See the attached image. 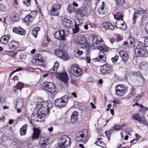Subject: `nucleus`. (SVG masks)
Segmentation results:
<instances>
[{
	"label": "nucleus",
	"mask_w": 148,
	"mask_h": 148,
	"mask_svg": "<svg viewBox=\"0 0 148 148\" xmlns=\"http://www.w3.org/2000/svg\"><path fill=\"white\" fill-rule=\"evenodd\" d=\"M54 85L53 83L49 82H44L42 84L43 88L46 90L47 88H49L51 87V88H53Z\"/></svg>",
	"instance_id": "nucleus-26"
},
{
	"label": "nucleus",
	"mask_w": 148,
	"mask_h": 148,
	"mask_svg": "<svg viewBox=\"0 0 148 148\" xmlns=\"http://www.w3.org/2000/svg\"><path fill=\"white\" fill-rule=\"evenodd\" d=\"M56 87L54 85L53 88H51V87L49 88H47V91L51 93H55L56 92Z\"/></svg>",
	"instance_id": "nucleus-40"
},
{
	"label": "nucleus",
	"mask_w": 148,
	"mask_h": 148,
	"mask_svg": "<svg viewBox=\"0 0 148 148\" xmlns=\"http://www.w3.org/2000/svg\"><path fill=\"white\" fill-rule=\"evenodd\" d=\"M86 9L85 8H82L78 9L77 14L81 17H83L86 15Z\"/></svg>",
	"instance_id": "nucleus-25"
},
{
	"label": "nucleus",
	"mask_w": 148,
	"mask_h": 148,
	"mask_svg": "<svg viewBox=\"0 0 148 148\" xmlns=\"http://www.w3.org/2000/svg\"><path fill=\"white\" fill-rule=\"evenodd\" d=\"M114 102H115V103L116 104H120L121 103V101H120L116 99H114Z\"/></svg>",
	"instance_id": "nucleus-63"
},
{
	"label": "nucleus",
	"mask_w": 148,
	"mask_h": 148,
	"mask_svg": "<svg viewBox=\"0 0 148 148\" xmlns=\"http://www.w3.org/2000/svg\"><path fill=\"white\" fill-rule=\"evenodd\" d=\"M58 78L59 80L64 82L67 85L69 79L68 74L65 72L61 73L58 74Z\"/></svg>",
	"instance_id": "nucleus-14"
},
{
	"label": "nucleus",
	"mask_w": 148,
	"mask_h": 148,
	"mask_svg": "<svg viewBox=\"0 0 148 148\" xmlns=\"http://www.w3.org/2000/svg\"><path fill=\"white\" fill-rule=\"evenodd\" d=\"M125 125H123L121 126L115 125L114 126L111 127V130H115L117 131H119L122 129V127L124 126Z\"/></svg>",
	"instance_id": "nucleus-35"
},
{
	"label": "nucleus",
	"mask_w": 148,
	"mask_h": 148,
	"mask_svg": "<svg viewBox=\"0 0 148 148\" xmlns=\"http://www.w3.org/2000/svg\"><path fill=\"white\" fill-rule=\"evenodd\" d=\"M87 44V48L92 46L95 49L100 50L99 55V56L95 58L92 59V60L94 62H98L101 63H104L106 60V58L105 53L104 52L107 50V47L106 46L101 45V43H102L103 41L102 39L100 40H98L97 36H89L88 40H86Z\"/></svg>",
	"instance_id": "nucleus-1"
},
{
	"label": "nucleus",
	"mask_w": 148,
	"mask_h": 148,
	"mask_svg": "<svg viewBox=\"0 0 148 148\" xmlns=\"http://www.w3.org/2000/svg\"><path fill=\"white\" fill-rule=\"evenodd\" d=\"M101 138H97L96 139V141L95 143V144L103 148H106V145L104 143L101 141Z\"/></svg>",
	"instance_id": "nucleus-29"
},
{
	"label": "nucleus",
	"mask_w": 148,
	"mask_h": 148,
	"mask_svg": "<svg viewBox=\"0 0 148 148\" xmlns=\"http://www.w3.org/2000/svg\"><path fill=\"white\" fill-rule=\"evenodd\" d=\"M140 99L138 97H136L133 100V101L134 102H137L138 101H139Z\"/></svg>",
	"instance_id": "nucleus-62"
},
{
	"label": "nucleus",
	"mask_w": 148,
	"mask_h": 148,
	"mask_svg": "<svg viewBox=\"0 0 148 148\" xmlns=\"http://www.w3.org/2000/svg\"><path fill=\"white\" fill-rule=\"evenodd\" d=\"M88 131L87 130L84 129L81 131L77 133L76 135V139L81 140L82 143L85 142L87 140Z\"/></svg>",
	"instance_id": "nucleus-6"
},
{
	"label": "nucleus",
	"mask_w": 148,
	"mask_h": 148,
	"mask_svg": "<svg viewBox=\"0 0 148 148\" xmlns=\"http://www.w3.org/2000/svg\"><path fill=\"white\" fill-rule=\"evenodd\" d=\"M85 49L86 50H87V49H80V47H79V48H78L77 50V51H76V53L78 54L79 56L81 55L83 53V51L81 50L82 49Z\"/></svg>",
	"instance_id": "nucleus-48"
},
{
	"label": "nucleus",
	"mask_w": 148,
	"mask_h": 148,
	"mask_svg": "<svg viewBox=\"0 0 148 148\" xmlns=\"http://www.w3.org/2000/svg\"><path fill=\"white\" fill-rule=\"evenodd\" d=\"M27 126V125L25 124L20 129V132L21 136H24L26 134Z\"/></svg>",
	"instance_id": "nucleus-30"
},
{
	"label": "nucleus",
	"mask_w": 148,
	"mask_h": 148,
	"mask_svg": "<svg viewBox=\"0 0 148 148\" xmlns=\"http://www.w3.org/2000/svg\"><path fill=\"white\" fill-rule=\"evenodd\" d=\"M140 11L138 10L137 12H135L133 15L132 21L134 24L135 23V21L136 19L139 17L140 14Z\"/></svg>",
	"instance_id": "nucleus-38"
},
{
	"label": "nucleus",
	"mask_w": 148,
	"mask_h": 148,
	"mask_svg": "<svg viewBox=\"0 0 148 148\" xmlns=\"http://www.w3.org/2000/svg\"><path fill=\"white\" fill-rule=\"evenodd\" d=\"M69 73L76 77L80 76L82 74V71L80 69L78 68L77 64H73L70 67L69 70Z\"/></svg>",
	"instance_id": "nucleus-7"
},
{
	"label": "nucleus",
	"mask_w": 148,
	"mask_h": 148,
	"mask_svg": "<svg viewBox=\"0 0 148 148\" xmlns=\"http://www.w3.org/2000/svg\"><path fill=\"white\" fill-rule=\"evenodd\" d=\"M102 25L103 27L106 29L112 31L114 29V26L111 23L108 21L103 22Z\"/></svg>",
	"instance_id": "nucleus-17"
},
{
	"label": "nucleus",
	"mask_w": 148,
	"mask_h": 148,
	"mask_svg": "<svg viewBox=\"0 0 148 148\" xmlns=\"http://www.w3.org/2000/svg\"><path fill=\"white\" fill-rule=\"evenodd\" d=\"M77 114L78 112L77 111H74L72 114L71 116V121L73 123H75L77 121Z\"/></svg>",
	"instance_id": "nucleus-31"
},
{
	"label": "nucleus",
	"mask_w": 148,
	"mask_h": 148,
	"mask_svg": "<svg viewBox=\"0 0 148 148\" xmlns=\"http://www.w3.org/2000/svg\"><path fill=\"white\" fill-rule=\"evenodd\" d=\"M10 39V36L9 34H7L3 36L0 39V42L4 45L7 44Z\"/></svg>",
	"instance_id": "nucleus-20"
},
{
	"label": "nucleus",
	"mask_w": 148,
	"mask_h": 148,
	"mask_svg": "<svg viewBox=\"0 0 148 148\" xmlns=\"http://www.w3.org/2000/svg\"><path fill=\"white\" fill-rule=\"evenodd\" d=\"M60 58L64 60H66L69 59V56L65 52H64L62 56H61Z\"/></svg>",
	"instance_id": "nucleus-44"
},
{
	"label": "nucleus",
	"mask_w": 148,
	"mask_h": 148,
	"mask_svg": "<svg viewBox=\"0 0 148 148\" xmlns=\"http://www.w3.org/2000/svg\"><path fill=\"white\" fill-rule=\"evenodd\" d=\"M105 134L106 136L108 137V138L109 140H110L109 138L111 136V132L110 130H107L105 132Z\"/></svg>",
	"instance_id": "nucleus-52"
},
{
	"label": "nucleus",
	"mask_w": 148,
	"mask_h": 148,
	"mask_svg": "<svg viewBox=\"0 0 148 148\" xmlns=\"http://www.w3.org/2000/svg\"><path fill=\"white\" fill-rule=\"evenodd\" d=\"M16 53L15 52V51H10L9 52V56L13 57H14L16 56Z\"/></svg>",
	"instance_id": "nucleus-54"
},
{
	"label": "nucleus",
	"mask_w": 148,
	"mask_h": 148,
	"mask_svg": "<svg viewBox=\"0 0 148 148\" xmlns=\"http://www.w3.org/2000/svg\"><path fill=\"white\" fill-rule=\"evenodd\" d=\"M40 30V28L39 27H35L33 30L32 34L35 38H36L37 37L38 32Z\"/></svg>",
	"instance_id": "nucleus-37"
},
{
	"label": "nucleus",
	"mask_w": 148,
	"mask_h": 148,
	"mask_svg": "<svg viewBox=\"0 0 148 148\" xmlns=\"http://www.w3.org/2000/svg\"><path fill=\"white\" fill-rule=\"evenodd\" d=\"M140 111L142 112H144L145 110H148V108L143 106L139 108Z\"/></svg>",
	"instance_id": "nucleus-53"
},
{
	"label": "nucleus",
	"mask_w": 148,
	"mask_h": 148,
	"mask_svg": "<svg viewBox=\"0 0 148 148\" xmlns=\"http://www.w3.org/2000/svg\"><path fill=\"white\" fill-rule=\"evenodd\" d=\"M79 25H78L75 24V27L73 29V32L75 33H77L79 31Z\"/></svg>",
	"instance_id": "nucleus-51"
},
{
	"label": "nucleus",
	"mask_w": 148,
	"mask_h": 148,
	"mask_svg": "<svg viewBox=\"0 0 148 148\" xmlns=\"http://www.w3.org/2000/svg\"><path fill=\"white\" fill-rule=\"evenodd\" d=\"M71 140L69 137L66 136H60L58 140L59 147L62 148L69 147L71 145Z\"/></svg>",
	"instance_id": "nucleus-4"
},
{
	"label": "nucleus",
	"mask_w": 148,
	"mask_h": 148,
	"mask_svg": "<svg viewBox=\"0 0 148 148\" xmlns=\"http://www.w3.org/2000/svg\"><path fill=\"white\" fill-rule=\"evenodd\" d=\"M43 60L40 54H36L34 57L33 62L38 65H41L43 62Z\"/></svg>",
	"instance_id": "nucleus-15"
},
{
	"label": "nucleus",
	"mask_w": 148,
	"mask_h": 148,
	"mask_svg": "<svg viewBox=\"0 0 148 148\" xmlns=\"http://www.w3.org/2000/svg\"><path fill=\"white\" fill-rule=\"evenodd\" d=\"M40 134V130L36 127L34 128L33 130V134L31 136L32 139L33 140L38 139Z\"/></svg>",
	"instance_id": "nucleus-16"
},
{
	"label": "nucleus",
	"mask_w": 148,
	"mask_h": 148,
	"mask_svg": "<svg viewBox=\"0 0 148 148\" xmlns=\"http://www.w3.org/2000/svg\"><path fill=\"white\" fill-rule=\"evenodd\" d=\"M135 45V52L136 56H148V52L145 47V44L140 41H138L136 42Z\"/></svg>",
	"instance_id": "nucleus-2"
},
{
	"label": "nucleus",
	"mask_w": 148,
	"mask_h": 148,
	"mask_svg": "<svg viewBox=\"0 0 148 148\" xmlns=\"http://www.w3.org/2000/svg\"><path fill=\"white\" fill-rule=\"evenodd\" d=\"M23 3L25 5L29 6L31 4V0H23Z\"/></svg>",
	"instance_id": "nucleus-50"
},
{
	"label": "nucleus",
	"mask_w": 148,
	"mask_h": 148,
	"mask_svg": "<svg viewBox=\"0 0 148 148\" xmlns=\"http://www.w3.org/2000/svg\"><path fill=\"white\" fill-rule=\"evenodd\" d=\"M59 63L57 62H56L54 64L53 67L49 70V72L51 73H56L59 67Z\"/></svg>",
	"instance_id": "nucleus-32"
},
{
	"label": "nucleus",
	"mask_w": 148,
	"mask_h": 148,
	"mask_svg": "<svg viewBox=\"0 0 148 148\" xmlns=\"http://www.w3.org/2000/svg\"><path fill=\"white\" fill-rule=\"evenodd\" d=\"M10 16L11 20L13 22H16L19 19V14L16 12H12Z\"/></svg>",
	"instance_id": "nucleus-23"
},
{
	"label": "nucleus",
	"mask_w": 148,
	"mask_h": 148,
	"mask_svg": "<svg viewBox=\"0 0 148 148\" xmlns=\"http://www.w3.org/2000/svg\"><path fill=\"white\" fill-rule=\"evenodd\" d=\"M63 24L65 27L68 28H72L73 25L72 21L67 18H65L64 19Z\"/></svg>",
	"instance_id": "nucleus-21"
},
{
	"label": "nucleus",
	"mask_w": 148,
	"mask_h": 148,
	"mask_svg": "<svg viewBox=\"0 0 148 148\" xmlns=\"http://www.w3.org/2000/svg\"><path fill=\"white\" fill-rule=\"evenodd\" d=\"M145 45H147V46H148V36L146 37L145 39Z\"/></svg>",
	"instance_id": "nucleus-59"
},
{
	"label": "nucleus",
	"mask_w": 148,
	"mask_h": 148,
	"mask_svg": "<svg viewBox=\"0 0 148 148\" xmlns=\"http://www.w3.org/2000/svg\"><path fill=\"white\" fill-rule=\"evenodd\" d=\"M67 30L61 29L56 31L54 34L55 38L60 40H66L65 37L68 34Z\"/></svg>",
	"instance_id": "nucleus-8"
},
{
	"label": "nucleus",
	"mask_w": 148,
	"mask_h": 148,
	"mask_svg": "<svg viewBox=\"0 0 148 148\" xmlns=\"http://www.w3.org/2000/svg\"><path fill=\"white\" fill-rule=\"evenodd\" d=\"M23 68L21 67H19L17 69L15 70L16 72L23 70Z\"/></svg>",
	"instance_id": "nucleus-60"
},
{
	"label": "nucleus",
	"mask_w": 148,
	"mask_h": 148,
	"mask_svg": "<svg viewBox=\"0 0 148 148\" xmlns=\"http://www.w3.org/2000/svg\"><path fill=\"white\" fill-rule=\"evenodd\" d=\"M140 69L143 70L147 69L148 67V64L147 62L143 61L140 62L139 64Z\"/></svg>",
	"instance_id": "nucleus-33"
},
{
	"label": "nucleus",
	"mask_w": 148,
	"mask_h": 148,
	"mask_svg": "<svg viewBox=\"0 0 148 148\" xmlns=\"http://www.w3.org/2000/svg\"><path fill=\"white\" fill-rule=\"evenodd\" d=\"M71 82L72 84H74L76 86H77L78 85V83L75 80H72Z\"/></svg>",
	"instance_id": "nucleus-57"
},
{
	"label": "nucleus",
	"mask_w": 148,
	"mask_h": 148,
	"mask_svg": "<svg viewBox=\"0 0 148 148\" xmlns=\"http://www.w3.org/2000/svg\"><path fill=\"white\" fill-rule=\"evenodd\" d=\"M113 71L112 65L109 64H104L100 68V71L103 74H107L111 73Z\"/></svg>",
	"instance_id": "nucleus-11"
},
{
	"label": "nucleus",
	"mask_w": 148,
	"mask_h": 148,
	"mask_svg": "<svg viewBox=\"0 0 148 148\" xmlns=\"http://www.w3.org/2000/svg\"><path fill=\"white\" fill-rule=\"evenodd\" d=\"M34 20L29 15H27L24 18V22L27 24L29 23H32Z\"/></svg>",
	"instance_id": "nucleus-39"
},
{
	"label": "nucleus",
	"mask_w": 148,
	"mask_h": 148,
	"mask_svg": "<svg viewBox=\"0 0 148 148\" xmlns=\"http://www.w3.org/2000/svg\"><path fill=\"white\" fill-rule=\"evenodd\" d=\"M132 117L133 120L137 121L139 123L141 124L144 125L147 121L144 116H140L139 113L133 114Z\"/></svg>",
	"instance_id": "nucleus-13"
},
{
	"label": "nucleus",
	"mask_w": 148,
	"mask_h": 148,
	"mask_svg": "<svg viewBox=\"0 0 148 148\" xmlns=\"http://www.w3.org/2000/svg\"><path fill=\"white\" fill-rule=\"evenodd\" d=\"M14 32L22 35H24L25 34V30L21 27H14L13 28Z\"/></svg>",
	"instance_id": "nucleus-22"
},
{
	"label": "nucleus",
	"mask_w": 148,
	"mask_h": 148,
	"mask_svg": "<svg viewBox=\"0 0 148 148\" xmlns=\"http://www.w3.org/2000/svg\"><path fill=\"white\" fill-rule=\"evenodd\" d=\"M114 17L115 19H116L118 20H123V15L122 13L121 12H118L115 14L114 15Z\"/></svg>",
	"instance_id": "nucleus-34"
},
{
	"label": "nucleus",
	"mask_w": 148,
	"mask_h": 148,
	"mask_svg": "<svg viewBox=\"0 0 148 148\" xmlns=\"http://www.w3.org/2000/svg\"><path fill=\"white\" fill-rule=\"evenodd\" d=\"M71 6H71L70 5H69L68 6L67 8V10H68L69 12L70 13H71L72 12Z\"/></svg>",
	"instance_id": "nucleus-58"
},
{
	"label": "nucleus",
	"mask_w": 148,
	"mask_h": 148,
	"mask_svg": "<svg viewBox=\"0 0 148 148\" xmlns=\"http://www.w3.org/2000/svg\"><path fill=\"white\" fill-rule=\"evenodd\" d=\"M116 3L118 6H122L125 3L124 0H116Z\"/></svg>",
	"instance_id": "nucleus-46"
},
{
	"label": "nucleus",
	"mask_w": 148,
	"mask_h": 148,
	"mask_svg": "<svg viewBox=\"0 0 148 148\" xmlns=\"http://www.w3.org/2000/svg\"><path fill=\"white\" fill-rule=\"evenodd\" d=\"M120 57L122 58V60L124 62H127L129 58L128 54L125 51L122 50L119 52Z\"/></svg>",
	"instance_id": "nucleus-18"
},
{
	"label": "nucleus",
	"mask_w": 148,
	"mask_h": 148,
	"mask_svg": "<svg viewBox=\"0 0 148 148\" xmlns=\"http://www.w3.org/2000/svg\"><path fill=\"white\" fill-rule=\"evenodd\" d=\"M69 97L67 96H64L61 98L56 99L55 102V105L58 107H63L66 104Z\"/></svg>",
	"instance_id": "nucleus-9"
},
{
	"label": "nucleus",
	"mask_w": 148,
	"mask_h": 148,
	"mask_svg": "<svg viewBox=\"0 0 148 148\" xmlns=\"http://www.w3.org/2000/svg\"><path fill=\"white\" fill-rule=\"evenodd\" d=\"M119 58V56L117 55H115L114 57L112 58L111 60L112 61V63L113 64H116V63Z\"/></svg>",
	"instance_id": "nucleus-47"
},
{
	"label": "nucleus",
	"mask_w": 148,
	"mask_h": 148,
	"mask_svg": "<svg viewBox=\"0 0 148 148\" xmlns=\"http://www.w3.org/2000/svg\"><path fill=\"white\" fill-rule=\"evenodd\" d=\"M36 105L37 107L39 110L42 114H44L46 112H47L48 113L49 112L51 108V106H50L51 105V104H49L47 101H43L40 98L38 99Z\"/></svg>",
	"instance_id": "nucleus-3"
},
{
	"label": "nucleus",
	"mask_w": 148,
	"mask_h": 148,
	"mask_svg": "<svg viewBox=\"0 0 148 148\" xmlns=\"http://www.w3.org/2000/svg\"><path fill=\"white\" fill-rule=\"evenodd\" d=\"M37 14V12L36 11H34L32 12L29 15L34 20L36 15Z\"/></svg>",
	"instance_id": "nucleus-41"
},
{
	"label": "nucleus",
	"mask_w": 148,
	"mask_h": 148,
	"mask_svg": "<svg viewBox=\"0 0 148 148\" xmlns=\"http://www.w3.org/2000/svg\"><path fill=\"white\" fill-rule=\"evenodd\" d=\"M17 43L14 41H12L8 45L9 49L10 50H15L16 49Z\"/></svg>",
	"instance_id": "nucleus-27"
},
{
	"label": "nucleus",
	"mask_w": 148,
	"mask_h": 148,
	"mask_svg": "<svg viewBox=\"0 0 148 148\" xmlns=\"http://www.w3.org/2000/svg\"><path fill=\"white\" fill-rule=\"evenodd\" d=\"M61 5L60 3L54 4L51 7L50 11V14L51 16H57L60 13Z\"/></svg>",
	"instance_id": "nucleus-10"
},
{
	"label": "nucleus",
	"mask_w": 148,
	"mask_h": 148,
	"mask_svg": "<svg viewBox=\"0 0 148 148\" xmlns=\"http://www.w3.org/2000/svg\"><path fill=\"white\" fill-rule=\"evenodd\" d=\"M135 94V92L134 89L133 88L132 89V90L131 91V92L130 93V97H134Z\"/></svg>",
	"instance_id": "nucleus-55"
},
{
	"label": "nucleus",
	"mask_w": 148,
	"mask_h": 148,
	"mask_svg": "<svg viewBox=\"0 0 148 148\" xmlns=\"http://www.w3.org/2000/svg\"><path fill=\"white\" fill-rule=\"evenodd\" d=\"M49 141V138L45 137H42L39 140L40 146L42 148L45 147L48 144Z\"/></svg>",
	"instance_id": "nucleus-19"
},
{
	"label": "nucleus",
	"mask_w": 148,
	"mask_h": 148,
	"mask_svg": "<svg viewBox=\"0 0 148 148\" xmlns=\"http://www.w3.org/2000/svg\"><path fill=\"white\" fill-rule=\"evenodd\" d=\"M127 43L128 44L131 45V47L132 46V45H133L134 43V40L133 38L132 37H130L127 38Z\"/></svg>",
	"instance_id": "nucleus-43"
},
{
	"label": "nucleus",
	"mask_w": 148,
	"mask_h": 148,
	"mask_svg": "<svg viewBox=\"0 0 148 148\" xmlns=\"http://www.w3.org/2000/svg\"><path fill=\"white\" fill-rule=\"evenodd\" d=\"M14 104L15 106V108H16L17 107V106L18 105V101L17 100L15 99L14 102Z\"/></svg>",
	"instance_id": "nucleus-61"
},
{
	"label": "nucleus",
	"mask_w": 148,
	"mask_h": 148,
	"mask_svg": "<svg viewBox=\"0 0 148 148\" xmlns=\"http://www.w3.org/2000/svg\"><path fill=\"white\" fill-rule=\"evenodd\" d=\"M26 85L24 84L23 83L21 82H19L15 86V89L14 90V92L17 93V90H20L21 91V88L23 87H26Z\"/></svg>",
	"instance_id": "nucleus-28"
},
{
	"label": "nucleus",
	"mask_w": 148,
	"mask_h": 148,
	"mask_svg": "<svg viewBox=\"0 0 148 148\" xmlns=\"http://www.w3.org/2000/svg\"><path fill=\"white\" fill-rule=\"evenodd\" d=\"M122 84L117 85L115 88L116 93L119 96L124 95L127 92V88L123 86Z\"/></svg>",
	"instance_id": "nucleus-12"
},
{
	"label": "nucleus",
	"mask_w": 148,
	"mask_h": 148,
	"mask_svg": "<svg viewBox=\"0 0 148 148\" xmlns=\"http://www.w3.org/2000/svg\"><path fill=\"white\" fill-rule=\"evenodd\" d=\"M64 51H62L60 49H56L54 52V54L60 58L61 56L63 54Z\"/></svg>",
	"instance_id": "nucleus-36"
},
{
	"label": "nucleus",
	"mask_w": 148,
	"mask_h": 148,
	"mask_svg": "<svg viewBox=\"0 0 148 148\" xmlns=\"http://www.w3.org/2000/svg\"><path fill=\"white\" fill-rule=\"evenodd\" d=\"M145 29L147 33L148 34V22L147 23V25L145 27Z\"/></svg>",
	"instance_id": "nucleus-64"
},
{
	"label": "nucleus",
	"mask_w": 148,
	"mask_h": 148,
	"mask_svg": "<svg viewBox=\"0 0 148 148\" xmlns=\"http://www.w3.org/2000/svg\"><path fill=\"white\" fill-rule=\"evenodd\" d=\"M73 42L76 44L80 47V49H87V44L86 39L85 37H81V36H77L73 40Z\"/></svg>",
	"instance_id": "nucleus-5"
},
{
	"label": "nucleus",
	"mask_w": 148,
	"mask_h": 148,
	"mask_svg": "<svg viewBox=\"0 0 148 148\" xmlns=\"http://www.w3.org/2000/svg\"><path fill=\"white\" fill-rule=\"evenodd\" d=\"M139 11H140V14H142V15L143 16H145L148 13V10H144L142 8H140Z\"/></svg>",
	"instance_id": "nucleus-42"
},
{
	"label": "nucleus",
	"mask_w": 148,
	"mask_h": 148,
	"mask_svg": "<svg viewBox=\"0 0 148 148\" xmlns=\"http://www.w3.org/2000/svg\"><path fill=\"white\" fill-rule=\"evenodd\" d=\"M123 21V23H121V25L122 27H118L117 26V24L120 23V21H117L116 23H115V27L117 28L118 29H121L123 31H124L127 28V26H126V25L125 22L124 21Z\"/></svg>",
	"instance_id": "nucleus-24"
},
{
	"label": "nucleus",
	"mask_w": 148,
	"mask_h": 148,
	"mask_svg": "<svg viewBox=\"0 0 148 148\" xmlns=\"http://www.w3.org/2000/svg\"><path fill=\"white\" fill-rule=\"evenodd\" d=\"M135 73V75H136V76L138 77H141L142 78H143V77L142 76L141 74L139 71H137V72H134V74Z\"/></svg>",
	"instance_id": "nucleus-56"
},
{
	"label": "nucleus",
	"mask_w": 148,
	"mask_h": 148,
	"mask_svg": "<svg viewBox=\"0 0 148 148\" xmlns=\"http://www.w3.org/2000/svg\"><path fill=\"white\" fill-rule=\"evenodd\" d=\"M104 6L101 5L100 8H99L98 9V11L99 13L101 14H103L106 13V12H105L104 11Z\"/></svg>",
	"instance_id": "nucleus-45"
},
{
	"label": "nucleus",
	"mask_w": 148,
	"mask_h": 148,
	"mask_svg": "<svg viewBox=\"0 0 148 148\" xmlns=\"http://www.w3.org/2000/svg\"><path fill=\"white\" fill-rule=\"evenodd\" d=\"M6 10V8L5 5L3 4H0V11L5 12Z\"/></svg>",
	"instance_id": "nucleus-49"
}]
</instances>
